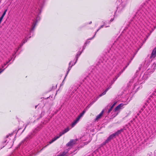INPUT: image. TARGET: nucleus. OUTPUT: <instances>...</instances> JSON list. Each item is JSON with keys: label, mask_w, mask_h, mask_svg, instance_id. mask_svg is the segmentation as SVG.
Returning <instances> with one entry per match:
<instances>
[{"label": "nucleus", "mask_w": 156, "mask_h": 156, "mask_svg": "<svg viewBox=\"0 0 156 156\" xmlns=\"http://www.w3.org/2000/svg\"><path fill=\"white\" fill-rule=\"evenodd\" d=\"M70 129L69 127H67L64 130H63L62 132H60L59 133V135L58 136H55L52 139V140H50L49 141V144H51L53 142L55 141L57 139L59 138L62 135L64 134L65 133H66L67 132H68Z\"/></svg>", "instance_id": "nucleus-1"}, {"label": "nucleus", "mask_w": 156, "mask_h": 156, "mask_svg": "<svg viewBox=\"0 0 156 156\" xmlns=\"http://www.w3.org/2000/svg\"><path fill=\"white\" fill-rule=\"evenodd\" d=\"M77 140V139L71 140L67 144L66 146L68 147L73 146L76 143Z\"/></svg>", "instance_id": "nucleus-2"}, {"label": "nucleus", "mask_w": 156, "mask_h": 156, "mask_svg": "<svg viewBox=\"0 0 156 156\" xmlns=\"http://www.w3.org/2000/svg\"><path fill=\"white\" fill-rule=\"evenodd\" d=\"M38 19L39 20L40 19V17L39 16H37V19H36V20L33 23L32 28L31 29V30H30V31H33L34 30L35 28V27L37 23L38 22Z\"/></svg>", "instance_id": "nucleus-3"}, {"label": "nucleus", "mask_w": 156, "mask_h": 156, "mask_svg": "<svg viewBox=\"0 0 156 156\" xmlns=\"http://www.w3.org/2000/svg\"><path fill=\"white\" fill-rule=\"evenodd\" d=\"M126 5V1L122 2L119 5L118 8L121 9H124Z\"/></svg>", "instance_id": "nucleus-4"}, {"label": "nucleus", "mask_w": 156, "mask_h": 156, "mask_svg": "<svg viewBox=\"0 0 156 156\" xmlns=\"http://www.w3.org/2000/svg\"><path fill=\"white\" fill-rule=\"evenodd\" d=\"M124 105V104L123 103H121L117 106L115 108L114 111L115 112L119 110L122 108V107Z\"/></svg>", "instance_id": "nucleus-5"}, {"label": "nucleus", "mask_w": 156, "mask_h": 156, "mask_svg": "<svg viewBox=\"0 0 156 156\" xmlns=\"http://www.w3.org/2000/svg\"><path fill=\"white\" fill-rule=\"evenodd\" d=\"M156 56V47L154 48L153 50L151 55L150 56V58H154Z\"/></svg>", "instance_id": "nucleus-6"}, {"label": "nucleus", "mask_w": 156, "mask_h": 156, "mask_svg": "<svg viewBox=\"0 0 156 156\" xmlns=\"http://www.w3.org/2000/svg\"><path fill=\"white\" fill-rule=\"evenodd\" d=\"M71 63H72V62L71 61L69 62V67L68 68V71L67 72L65 78H66V77L67 76V75L68 74L69 72V71L71 69L72 67L75 64V63H76V62H75L74 63V64H72L71 66H70V65H71Z\"/></svg>", "instance_id": "nucleus-7"}, {"label": "nucleus", "mask_w": 156, "mask_h": 156, "mask_svg": "<svg viewBox=\"0 0 156 156\" xmlns=\"http://www.w3.org/2000/svg\"><path fill=\"white\" fill-rule=\"evenodd\" d=\"M116 135L115 133H112L111 135L107 139L108 141L110 142L111 141V140L113 138L115 137L116 136Z\"/></svg>", "instance_id": "nucleus-8"}, {"label": "nucleus", "mask_w": 156, "mask_h": 156, "mask_svg": "<svg viewBox=\"0 0 156 156\" xmlns=\"http://www.w3.org/2000/svg\"><path fill=\"white\" fill-rule=\"evenodd\" d=\"M104 112V110H103L101 112L96 116L95 120H98L101 118Z\"/></svg>", "instance_id": "nucleus-9"}, {"label": "nucleus", "mask_w": 156, "mask_h": 156, "mask_svg": "<svg viewBox=\"0 0 156 156\" xmlns=\"http://www.w3.org/2000/svg\"><path fill=\"white\" fill-rule=\"evenodd\" d=\"M154 0H147L146 1V2L144 3V5L143 6L144 8L145 7V6H146L148 4H150Z\"/></svg>", "instance_id": "nucleus-10"}, {"label": "nucleus", "mask_w": 156, "mask_h": 156, "mask_svg": "<svg viewBox=\"0 0 156 156\" xmlns=\"http://www.w3.org/2000/svg\"><path fill=\"white\" fill-rule=\"evenodd\" d=\"M31 137L30 135H28L21 142L22 143H24L25 142H27L28 139L30 137Z\"/></svg>", "instance_id": "nucleus-11"}, {"label": "nucleus", "mask_w": 156, "mask_h": 156, "mask_svg": "<svg viewBox=\"0 0 156 156\" xmlns=\"http://www.w3.org/2000/svg\"><path fill=\"white\" fill-rule=\"evenodd\" d=\"M79 120L80 119L77 117L75 121H74L72 123L71 125L72 127H73L79 121Z\"/></svg>", "instance_id": "nucleus-12"}, {"label": "nucleus", "mask_w": 156, "mask_h": 156, "mask_svg": "<svg viewBox=\"0 0 156 156\" xmlns=\"http://www.w3.org/2000/svg\"><path fill=\"white\" fill-rule=\"evenodd\" d=\"M122 129H120L118 130L117 132L115 133V134L116 136H118L119 134H120L122 132Z\"/></svg>", "instance_id": "nucleus-13"}, {"label": "nucleus", "mask_w": 156, "mask_h": 156, "mask_svg": "<svg viewBox=\"0 0 156 156\" xmlns=\"http://www.w3.org/2000/svg\"><path fill=\"white\" fill-rule=\"evenodd\" d=\"M109 142L108 141V140L106 139V140L102 144H101L100 147H103V146H105L106 144L108 143Z\"/></svg>", "instance_id": "nucleus-14"}, {"label": "nucleus", "mask_w": 156, "mask_h": 156, "mask_svg": "<svg viewBox=\"0 0 156 156\" xmlns=\"http://www.w3.org/2000/svg\"><path fill=\"white\" fill-rule=\"evenodd\" d=\"M85 111L83 110L81 113L78 116L77 118H79L80 119V118L85 113Z\"/></svg>", "instance_id": "nucleus-15"}, {"label": "nucleus", "mask_w": 156, "mask_h": 156, "mask_svg": "<svg viewBox=\"0 0 156 156\" xmlns=\"http://www.w3.org/2000/svg\"><path fill=\"white\" fill-rule=\"evenodd\" d=\"M116 103V102H115L113 104V105H112V106L108 110V113H109L111 112V111L112 110V108H113L115 106V105Z\"/></svg>", "instance_id": "nucleus-16"}, {"label": "nucleus", "mask_w": 156, "mask_h": 156, "mask_svg": "<svg viewBox=\"0 0 156 156\" xmlns=\"http://www.w3.org/2000/svg\"><path fill=\"white\" fill-rule=\"evenodd\" d=\"M82 53V52H78L77 53V54H76V61L75 62H76L77 60H78V56H79Z\"/></svg>", "instance_id": "nucleus-17"}, {"label": "nucleus", "mask_w": 156, "mask_h": 156, "mask_svg": "<svg viewBox=\"0 0 156 156\" xmlns=\"http://www.w3.org/2000/svg\"><path fill=\"white\" fill-rule=\"evenodd\" d=\"M67 152L66 151H64L62 153L58 155L57 156H64L67 153Z\"/></svg>", "instance_id": "nucleus-18"}, {"label": "nucleus", "mask_w": 156, "mask_h": 156, "mask_svg": "<svg viewBox=\"0 0 156 156\" xmlns=\"http://www.w3.org/2000/svg\"><path fill=\"white\" fill-rule=\"evenodd\" d=\"M118 77V76H116L115 77V78H114L113 79V80H112V81H111V85H112V84H113L114 82H115V81L117 79Z\"/></svg>", "instance_id": "nucleus-19"}, {"label": "nucleus", "mask_w": 156, "mask_h": 156, "mask_svg": "<svg viewBox=\"0 0 156 156\" xmlns=\"http://www.w3.org/2000/svg\"><path fill=\"white\" fill-rule=\"evenodd\" d=\"M7 9H5V11H4L3 13L2 16H1V17H2L3 18L4 17V16H5V15L6 14V13L7 12Z\"/></svg>", "instance_id": "nucleus-20"}, {"label": "nucleus", "mask_w": 156, "mask_h": 156, "mask_svg": "<svg viewBox=\"0 0 156 156\" xmlns=\"http://www.w3.org/2000/svg\"><path fill=\"white\" fill-rule=\"evenodd\" d=\"M11 61V60H9L6 63H5L2 66V67L3 68L6 65L8 64L9 62H10Z\"/></svg>", "instance_id": "nucleus-21"}, {"label": "nucleus", "mask_w": 156, "mask_h": 156, "mask_svg": "<svg viewBox=\"0 0 156 156\" xmlns=\"http://www.w3.org/2000/svg\"><path fill=\"white\" fill-rule=\"evenodd\" d=\"M109 88H109H109H108L107 89L105 90V91H104V92L102 93V94L103 95H104V94H106V92H107V91L108 90V89Z\"/></svg>", "instance_id": "nucleus-22"}, {"label": "nucleus", "mask_w": 156, "mask_h": 156, "mask_svg": "<svg viewBox=\"0 0 156 156\" xmlns=\"http://www.w3.org/2000/svg\"><path fill=\"white\" fill-rule=\"evenodd\" d=\"M89 42H90V41L88 40H87L86 41V42H85V43L84 44V46L85 45V47L86 46L87 44L89 43Z\"/></svg>", "instance_id": "nucleus-23"}, {"label": "nucleus", "mask_w": 156, "mask_h": 156, "mask_svg": "<svg viewBox=\"0 0 156 156\" xmlns=\"http://www.w3.org/2000/svg\"><path fill=\"white\" fill-rule=\"evenodd\" d=\"M100 29H99H99H98L97 30V31L96 32V33H95V34L94 35V36L93 37H92V38H90V39H92L93 38H94V37H95V35H96V34L97 32H98V31Z\"/></svg>", "instance_id": "nucleus-24"}, {"label": "nucleus", "mask_w": 156, "mask_h": 156, "mask_svg": "<svg viewBox=\"0 0 156 156\" xmlns=\"http://www.w3.org/2000/svg\"><path fill=\"white\" fill-rule=\"evenodd\" d=\"M3 17H1L0 18V24H1L2 21V19H3Z\"/></svg>", "instance_id": "nucleus-25"}, {"label": "nucleus", "mask_w": 156, "mask_h": 156, "mask_svg": "<svg viewBox=\"0 0 156 156\" xmlns=\"http://www.w3.org/2000/svg\"><path fill=\"white\" fill-rule=\"evenodd\" d=\"M5 69V68L3 69H0V70H1L0 71V74Z\"/></svg>", "instance_id": "nucleus-26"}, {"label": "nucleus", "mask_w": 156, "mask_h": 156, "mask_svg": "<svg viewBox=\"0 0 156 156\" xmlns=\"http://www.w3.org/2000/svg\"><path fill=\"white\" fill-rule=\"evenodd\" d=\"M27 40H26V39H24V40H23V44L25 43L26 42H27Z\"/></svg>", "instance_id": "nucleus-27"}, {"label": "nucleus", "mask_w": 156, "mask_h": 156, "mask_svg": "<svg viewBox=\"0 0 156 156\" xmlns=\"http://www.w3.org/2000/svg\"><path fill=\"white\" fill-rule=\"evenodd\" d=\"M23 44H21L20 45V46L19 47V49L20 48H21V47L23 46Z\"/></svg>", "instance_id": "nucleus-28"}, {"label": "nucleus", "mask_w": 156, "mask_h": 156, "mask_svg": "<svg viewBox=\"0 0 156 156\" xmlns=\"http://www.w3.org/2000/svg\"><path fill=\"white\" fill-rule=\"evenodd\" d=\"M122 129V130H123L122 132H124V130H125L126 129V128L124 127V128H123L121 129Z\"/></svg>", "instance_id": "nucleus-29"}, {"label": "nucleus", "mask_w": 156, "mask_h": 156, "mask_svg": "<svg viewBox=\"0 0 156 156\" xmlns=\"http://www.w3.org/2000/svg\"><path fill=\"white\" fill-rule=\"evenodd\" d=\"M104 25H103L101 26L100 27V28H99V29H101V28H103V27H104Z\"/></svg>", "instance_id": "nucleus-30"}, {"label": "nucleus", "mask_w": 156, "mask_h": 156, "mask_svg": "<svg viewBox=\"0 0 156 156\" xmlns=\"http://www.w3.org/2000/svg\"><path fill=\"white\" fill-rule=\"evenodd\" d=\"M113 20H114V19H111V20H110V21H111V22H112V21Z\"/></svg>", "instance_id": "nucleus-31"}, {"label": "nucleus", "mask_w": 156, "mask_h": 156, "mask_svg": "<svg viewBox=\"0 0 156 156\" xmlns=\"http://www.w3.org/2000/svg\"><path fill=\"white\" fill-rule=\"evenodd\" d=\"M27 125L26 126H25V128H24V129L23 130V132L24 131V130H25V129H26V127H27Z\"/></svg>", "instance_id": "nucleus-32"}, {"label": "nucleus", "mask_w": 156, "mask_h": 156, "mask_svg": "<svg viewBox=\"0 0 156 156\" xmlns=\"http://www.w3.org/2000/svg\"><path fill=\"white\" fill-rule=\"evenodd\" d=\"M127 29V27H126L125 28V29H124V30H126Z\"/></svg>", "instance_id": "nucleus-33"}, {"label": "nucleus", "mask_w": 156, "mask_h": 156, "mask_svg": "<svg viewBox=\"0 0 156 156\" xmlns=\"http://www.w3.org/2000/svg\"><path fill=\"white\" fill-rule=\"evenodd\" d=\"M85 46L84 45V46H83V49H82V50H83V49H85Z\"/></svg>", "instance_id": "nucleus-34"}, {"label": "nucleus", "mask_w": 156, "mask_h": 156, "mask_svg": "<svg viewBox=\"0 0 156 156\" xmlns=\"http://www.w3.org/2000/svg\"><path fill=\"white\" fill-rule=\"evenodd\" d=\"M63 82V81H62V83L61 84V85H62Z\"/></svg>", "instance_id": "nucleus-35"}, {"label": "nucleus", "mask_w": 156, "mask_h": 156, "mask_svg": "<svg viewBox=\"0 0 156 156\" xmlns=\"http://www.w3.org/2000/svg\"><path fill=\"white\" fill-rule=\"evenodd\" d=\"M141 110L142 111H143V109L142 108L141 109Z\"/></svg>", "instance_id": "nucleus-36"}, {"label": "nucleus", "mask_w": 156, "mask_h": 156, "mask_svg": "<svg viewBox=\"0 0 156 156\" xmlns=\"http://www.w3.org/2000/svg\"><path fill=\"white\" fill-rule=\"evenodd\" d=\"M141 112H142V111L140 110V113H141Z\"/></svg>", "instance_id": "nucleus-37"}, {"label": "nucleus", "mask_w": 156, "mask_h": 156, "mask_svg": "<svg viewBox=\"0 0 156 156\" xmlns=\"http://www.w3.org/2000/svg\"><path fill=\"white\" fill-rule=\"evenodd\" d=\"M91 23V21L90 22V23H89V24H90Z\"/></svg>", "instance_id": "nucleus-38"}, {"label": "nucleus", "mask_w": 156, "mask_h": 156, "mask_svg": "<svg viewBox=\"0 0 156 156\" xmlns=\"http://www.w3.org/2000/svg\"><path fill=\"white\" fill-rule=\"evenodd\" d=\"M37 106H36L35 108H36Z\"/></svg>", "instance_id": "nucleus-39"}]
</instances>
